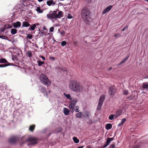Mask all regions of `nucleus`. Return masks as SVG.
Returning <instances> with one entry per match:
<instances>
[{
	"label": "nucleus",
	"mask_w": 148,
	"mask_h": 148,
	"mask_svg": "<svg viewBox=\"0 0 148 148\" xmlns=\"http://www.w3.org/2000/svg\"><path fill=\"white\" fill-rule=\"evenodd\" d=\"M81 15L84 23L89 25L92 21L91 13L90 11L87 9H84L82 10Z\"/></svg>",
	"instance_id": "1"
},
{
	"label": "nucleus",
	"mask_w": 148,
	"mask_h": 148,
	"mask_svg": "<svg viewBox=\"0 0 148 148\" xmlns=\"http://www.w3.org/2000/svg\"><path fill=\"white\" fill-rule=\"evenodd\" d=\"M26 0H21L20 3L15 7L16 11L19 15H23L25 13V7L27 5Z\"/></svg>",
	"instance_id": "2"
},
{
	"label": "nucleus",
	"mask_w": 148,
	"mask_h": 148,
	"mask_svg": "<svg viewBox=\"0 0 148 148\" xmlns=\"http://www.w3.org/2000/svg\"><path fill=\"white\" fill-rule=\"evenodd\" d=\"M63 16V12L60 11L58 13L56 11H54L51 13H49L47 14V17L49 20L51 21L52 23H53L54 21L53 20H56L57 18H60Z\"/></svg>",
	"instance_id": "3"
},
{
	"label": "nucleus",
	"mask_w": 148,
	"mask_h": 148,
	"mask_svg": "<svg viewBox=\"0 0 148 148\" xmlns=\"http://www.w3.org/2000/svg\"><path fill=\"white\" fill-rule=\"evenodd\" d=\"M69 87L73 91L76 92H80L82 90V88L76 80H72L69 83Z\"/></svg>",
	"instance_id": "4"
},
{
	"label": "nucleus",
	"mask_w": 148,
	"mask_h": 148,
	"mask_svg": "<svg viewBox=\"0 0 148 148\" xmlns=\"http://www.w3.org/2000/svg\"><path fill=\"white\" fill-rule=\"evenodd\" d=\"M40 79L42 83L48 86L51 84V82L48 80L45 74H42L40 75Z\"/></svg>",
	"instance_id": "5"
},
{
	"label": "nucleus",
	"mask_w": 148,
	"mask_h": 148,
	"mask_svg": "<svg viewBox=\"0 0 148 148\" xmlns=\"http://www.w3.org/2000/svg\"><path fill=\"white\" fill-rule=\"evenodd\" d=\"M105 95H102L100 97L99 100L98 104L97 109L98 111H99L101 109V106L103 105V103L105 99Z\"/></svg>",
	"instance_id": "6"
},
{
	"label": "nucleus",
	"mask_w": 148,
	"mask_h": 148,
	"mask_svg": "<svg viewBox=\"0 0 148 148\" xmlns=\"http://www.w3.org/2000/svg\"><path fill=\"white\" fill-rule=\"evenodd\" d=\"M8 95L6 90L3 87H1L0 88V97L3 98H6Z\"/></svg>",
	"instance_id": "7"
},
{
	"label": "nucleus",
	"mask_w": 148,
	"mask_h": 148,
	"mask_svg": "<svg viewBox=\"0 0 148 148\" xmlns=\"http://www.w3.org/2000/svg\"><path fill=\"white\" fill-rule=\"evenodd\" d=\"M77 101V100L75 99H74L71 101V103L69 106V108L72 113L74 111V107Z\"/></svg>",
	"instance_id": "8"
},
{
	"label": "nucleus",
	"mask_w": 148,
	"mask_h": 148,
	"mask_svg": "<svg viewBox=\"0 0 148 148\" xmlns=\"http://www.w3.org/2000/svg\"><path fill=\"white\" fill-rule=\"evenodd\" d=\"M18 140V137L14 136L10 137L8 140V141L10 143L14 144L16 143Z\"/></svg>",
	"instance_id": "9"
},
{
	"label": "nucleus",
	"mask_w": 148,
	"mask_h": 148,
	"mask_svg": "<svg viewBox=\"0 0 148 148\" xmlns=\"http://www.w3.org/2000/svg\"><path fill=\"white\" fill-rule=\"evenodd\" d=\"M39 90L46 97H48V95L47 93V90L45 88L40 86L39 87Z\"/></svg>",
	"instance_id": "10"
},
{
	"label": "nucleus",
	"mask_w": 148,
	"mask_h": 148,
	"mask_svg": "<svg viewBox=\"0 0 148 148\" xmlns=\"http://www.w3.org/2000/svg\"><path fill=\"white\" fill-rule=\"evenodd\" d=\"M28 140L30 144L32 145H34L37 143V139L34 137H30L29 138Z\"/></svg>",
	"instance_id": "11"
},
{
	"label": "nucleus",
	"mask_w": 148,
	"mask_h": 148,
	"mask_svg": "<svg viewBox=\"0 0 148 148\" xmlns=\"http://www.w3.org/2000/svg\"><path fill=\"white\" fill-rule=\"evenodd\" d=\"M112 8V5H109L102 12V15H104L106 13H108Z\"/></svg>",
	"instance_id": "12"
},
{
	"label": "nucleus",
	"mask_w": 148,
	"mask_h": 148,
	"mask_svg": "<svg viewBox=\"0 0 148 148\" xmlns=\"http://www.w3.org/2000/svg\"><path fill=\"white\" fill-rule=\"evenodd\" d=\"M115 92V90L113 86L110 87L109 89V93L111 95H114Z\"/></svg>",
	"instance_id": "13"
},
{
	"label": "nucleus",
	"mask_w": 148,
	"mask_h": 148,
	"mask_svg": "<svg viewBox=\"0 0 148 148\" xmlns=\"http://www.w3.org/2000/svg\"><path fill=\"white\" fill-rule=\"evenodd\" d=\"M122 112V111L121 109H119L116 111V113L114 114L115 118H117L119 116H120Z\"/></svg>",
	"instance_id": "14"
},
{
	"label": "nucleus",
	"mask_w": 148,
	"mask_h": 148,
	"mask_svg": "<svg viewBox=\"0 0 148 148\" xmlns=\"http://www.w3.org/2000/svg\"><path fill=\"white\" fill-rule=\"evenodd\" d=\"M13 27L15 28H17L21 26V23L20 22L17 21L16 22L13 23Z\"/></svg>",
	"instance_id": "15"
},
{
	"label": "nucleus",
	"mask_w": 148,
	"mask_h": 148,
	"mask_svg": "<svg viewBox=\"0 0 148 148\" xmlns=\"http://www.w3.org/2000/svg\"><path fill=\"white\" fill-rule=\"evenodd\" d=\"M30 25V24L26 21H24L23 22V27H27L29 26Z\"/></svg>",
	"instance_id": "16"
},
{
	"label": "nucleus",
	"mask_w": 148,
	"mask_h": 148,
	"mask_svg": "<svg viewBox=\"0 0 148 148\" xmlns=\"http://www.w3.org/2000/svg\"><path fill=\"white\" fill-rule=\"evenodd\" d=\"M63 112L64 114L65 115H68L69 114V110L68 109L66 108H64Z\"/></svg>",
	"instance_id": "17"
},
{
	"label": "nucleus",
	"mask_w": 148,
	"mask_h": 148,
	"mask_svg": "<svg viewBox=\"0 0 148 148\" xmlns=\"http://www.w3.org/2000/svg\"><path fill=\"white\" fill-rule=\"evenodd\" d=\"M47 4L49 6L51 5H54L55 4V3L53 2L52 0H49L47 2Z\"/></svg>",
	"instance_id": "18"
},
{
	"label": "nucleus",
	"mask_w": 148,
	"mask_h": 148,
	"mask_svg": "<svg viewBox=\"0 0 148 148\" xmlns=\"http://www.w3.org/2000/svg\"><path fill=\"white\" fill-rule=\"evenodd\" d=\"M64 95L66 99H69V100H71L72 98L71 97V95L70 94H67L65 93H64Z\"/></svg>",
	"instance_id": "19"
},
{
	"label": "nucleus",
	"mask_w": 148,
	"mask_h": 148,
	"mask_svg": "<svg viewBox=\"0 0 148 148\" xmlns=\"http://www.w3.org/2000/svg\"><path fill=\"white\" fill-rule=\"evenodd\" d=\"M112 128V125L110 123L107 124L105 126L106 129L108 130Z\"/></svg>",
	"instance_id": "20"
},
{
	"label": "nucleus",
	"mask_w": 148,
	"mask_h": 148,
	"mask_svg": "<svg viewBox=\"0 0 148 148\" xmlns=\"http://www.w3.org/2000/svg\"><path fill=\"white\" fill-rule=\"evenodd\" d=\"M113 140V138H107L106 141V143H107L108 145H109L111 142Z\"/></svg>",
	"instance_id": "21"
},
{
	"label": "nucleus",
	"mask_w": 148,
	"mask_h": 148,
	"mask_svg": "<svg viewBox=\"0 0 148 148\" xmlns=\"http://www.w3.org/2000/svg\"><path fill=\"white\" fill-rule=\"evenodd\" d=\"M82 116V113L81 112H79L78 113L75 114V116L77 118H81Z\"/></svg>",
	"instance_id": "22"
},
{
	"label": "nucleus",
	"mask_w": 148,
	"mask_h": 148,
	"mask_svg": "<svg viewBox=\"0 0 148 148\" xmlns=\"http://www.w3.org/2000/svg\"><path fill=\"white\" fill-rule=\"evenodd\" d=\"M17 30L15 29H12L11 30V33L12 35L15 34L17 33Z\"/></svg>",
	"instance_id": "23"
},
{
	"label": "nucleus",
	"mask_w": 148,
	"mask_h": 148,
	"mask_svg": "<svg viewBox=\"0 0 148 148\" xmlns=\"http://www.w3.org/2000/svg\"><path fill=\"white\" fill-rule=\"evenodd\" d=\"M26 55L30 58L32 57V53L30 51H28L26 53Z\"/></svg>",
	"instance_id": "24"
},
{
	"label": "nucleus",
	"mask_w": 148,
	"mask_h": 148,
	"mask_svg": "<svg viewBox=\"0 0 148 148\" xmlns=\"http://www.w3.org/2000/svg\"><path fill=\"white\" fill-rule=\"evenodd\" d=\"M126 121V119H125V118H124V119H123L122 120H121V122L119 123L118 125V127H119L121 126V125H122L123 124L125 123V122Z\"/></svg>",
	"instance_id": "25"
},
{
	"label": "nucleus",
	"mask_w": 148,
	"mask_h": 148,
	"mask_svg": "<svg viewBox=\"0 0 148 148\" xmlns=\"http://www.w3.org/2000/svg\"><path fill=\"white\" fill-rule=\"evenodd\" d=\"M129 58V56H127V57L125 59H123L121 62L119 64V65H121V64H122L124 63L126 61H127V59L128 58Z\"/></svg>",
	"instance_id": "26"
},
{
	"label": "nucleus",
	"mask_w": 148,
	"mask_h": 148,
	"mask_svg": "<svg viewBox=\"0 0 148 148\" xmlns=\"http://www.w3.org/2000/svg\"><path fill=\"white\" fill-rule=\"evenodd\" d=\"M73 140L74 142L76 143H77L79 142V140L78 139L77 137H74L73 138Z\"/></svg>",
	"instance_id": "27"
},
{
	"label": "nucleus",
	"mask_w": 148,
	"mask_h": 148,
	"mask_svg": "<svg viewBox=\"0 0 148 148\" xmlns=\"http://www.w3.org/2000/svg\"><path fill=\"white\" fill-rule=\"evenodd\" d=\"M35 127V125H34L30 126L29 128V130L32 132H33Z\"/></svg>",
	"instance_id": "28"
},
{
	"label": "nucleus",
	"mask_w": 148,
	"mask_h": 148,
	"mask_svg": "<svg viewBox=\"0 0 148 148\" xmlns=\"http://www.w3.org/2000/svg\"><path fill=\"white\" fill-rule=\"evenodd\" d=\"M36 11L39 13H41L43 12V10H41L40 7H37L36 9Z\"/></svg>",
	"instance_id": "29"
},
{
	"label": "nucleus",
	"mask_w": 148,
	"mask_h": 148,
	"mask_svg": "<svg viewBox=\"0 0 148 148\" xmlns=\"http://www.w3.org/2000/svg\"><path fill=\"white\" fill-rule=\"evenodd\" d=\"M143 88L144 89H146L148 91V84H147L146 83H143Z\"/></svg>",
	"instance_id": "30"
},
{
	"label": "nucleus",
	"mask_w": 148,
	"mask_h": 148,
	"mask_svg": "<svg viewBox=\"0 0 148 148\" xmlns=\"http://www.w3.org/2000/svg\"><path fill=\"white\" fill-rule=\"evenodd\" d=\"M8 62L6 60V59L4 58H1L0 59V63H7Z\"/></svg>",
	"instance_id": "31"
},
{
	"label": "nucleus",
	"mask_w": 148,
	"mask_h": 148,
	"mask_svg": "<svg viewBox=\"0 0 148 148\" xmlns=\"http://www.w3.org/2000/svg\"><path fill=\"white\" fill-rule=\"evenodd\" d=\"M9 65H10V64L9 63L5 64H0V68L5 67Z\"/></svg>",
	"instance_id": "32"
},
{
	"label": "nucleus",
	"mask_w": 148,
	"mask_h": 148,
	"mask_svg": "<svg viewBox=\"0 0 148 148\" xmlns=\"http://www.w3.org/2000/svg\"><path fill=\"white\" fill-rule=\"evenodd\" d=\"M36 26L35 24H34L32 26H31L30 27V29L32 30L33 31L34 30L35 28L36 27Z\"/></svg>",
	"instance_id": "33"
},
{
	"label": "nucleus",
	"mask_w": 148,
	"mask_h": 148,
	"mask_svg": "<svg viewBox=\"0 0 148 148\" xmlns=\"http://www.w3.org/2000/svg\"><path fill=\"white\" fill-rule=\"evenodd\" d=\"M37 63L38 64V66H41L42 64H44L45 62L44 61H38Z\"/></svg>",
	"instance_id": "34"
},
{
	"label": "nucleus",
	"mask_w": 148,
	"mask_h": 148,
	"mask_svg": "<svg viewBox=\"0 0 148 148\" xmlns=\"http://www.w3.org/2000/svg\"><path fill=\"white\" fill-rule=\"evenodd\" d=\"M114 116H115L114 115L112 114L109 116V119L110 120H112L113 119Z\"/></svg>",
	"instance_id": "35"
},
{
	"label": "nucleus",
	"mask_w": 148,
	"mask_h": 148,
	"mask_svg": "<svg viewBox=\"0 0 148 148\" xmlns=\"http://www.w3.org/2000/svg\"><path fill=\"white\" fill-rule=\"evenodd\" d=\"M79 107L78 106H76L75 107V109H74L76 112H79Z\"/></svg>",
	"instance_id": "36"
},
{
	"label": "nucleus",
	"mask_w": 148,
	"mask_h": 148,
	"mask_svg": "<svg viewBox=\"0 0 148 148\" xmlns=\"http://www.w3.org/2000/svg\"><path fill=\"white\" fill-rule=\"evenodd\" d=\"M66 44V42L65 41H63L61 43V45L62 47L65 46Z\"/></svg>",
	"instance_id": "37"
},
{
	"label": "nucleus",
	"mask_w": 148,
	"mask_h": 148,
	"mask_svg": "<svg viewBox=\"0 0 148 148\" xmlns=\"http://www.w3.org/2000/svg\"><path fill=\"white\" fill-rule=\"evenodd\" d=\"M17 57L14 56H12V59L14 61H16L17 59Z\"/></svg>",
	"instance_id": "38"
},
{
	"label": "nucleus",
	"mask_w": 148,
	"mask_h": 148,
	"mask_svg": "<svg viewBox=\"0 0 148 148\" xmlns=\"http://www.w3.org/2000/svg\"><path fill=\"white\" fill-rule=\"evenodd\" d=\"M132 98V95L128 96L127 97V101H129L131 100Z\"/></svg>",
	"instance_id": "39"
},
{
	"label": "nucleus",
	"mask_w": 148,
	"mask_h": 148,
	"mask_svg": "<svg viewBox=\"0 0 148 148\" xmlns=\"http://www.w3.org/2000/svg\"><path fill=\"white\" fill-rule=\"evenodd\" d=\"M27 37L29 39H31L33 37L31 34H28L27 36Z\"/></svg>",
	"instance_id": "40"
},
{
	"label": "nucleus",
	"mask_w": 148,
	"mask_h": 148,
	"mask_svg": "<svg viewBox=\"0 0 148 148\" xmlns=\"http://www.w3.org/2000/svg\"><path fill=\"white\" fill-rule=\"evenodd\" d=\"M140 144V143L139 144L137 145L134 146H133L132 148H140V145L139 144Z\"/></svg>",
	"instance_id": "41"
},
{
	"label": "nucleus",
	"mask_w": 148,
	"mask_h": 148,
	"mask_svg": "<svg viewBox=\"0 0 148 148\" xmlns=\"http://www.w3.org/2000/svg\"><path fill=\"white\" fill-rule=\"evenodd\" d=\"M114 36L116 38H118L120 36V35L119 34H114Z\"/></svg>",
	"instance_id": "42"
},
{
	"label": "nucleus",
	"mask_w": 148,
	"mask_h": 148,
	"mask_svg": "<svg viewBox=\"0 0 148 148\" xmlns=\"http://www.w3.org/2000/svg\"><path fill=\"white\" fill-rule=\"evenodd\" d=\"M60 34L62 36H64L65 34V32L64 31H62L60 32Z\"/></svg>",
	"instance_id": "43"
},
{
	"label": "nucleus",
	"mask_w": 148,
	"mask_h": 148,
	"mask_svg": "<svg viewBox=\"0 0 148 148\" xmlns=\"http://www.w3.org/2000/svg\"><path fill=\"white\" fill-rule=\"evenodd\" d=\"M108 145H108V144H107V143H106L105 144H104L103 145L102 147H101V148H105Z\"/></svg>",
	"instance_id": "44"
},
{
	"label": "nucleus",
	"mask_w": 148,
	"mask_h": 148,
	"mask_svg": "<svg viewBox=\"0 0 148 148\" xmlns=\"http://www.w3.org/2000/svg\"><path fill=\"white\" fill-rule=\"evenodd\" d=\"M84 117L86 119H88L89 116L88 113H86Z\"/></svg>",
	"instance_id": "45"
},
{
	"label": "nucleus",
	"mask_w": 148,
	"mask_h": 148,
	"mask_svg": "<svg viewBox=\"0 0 148 148\" xmlns=\"http://www.w3.org/2000/svg\"><path fill=\"white\" fill-rule=\"evenodd\" d=\"M115 145L114 144L111 145L110 147L109 148H115Z\"/></svg>",
	"instance_id": "46"
},
{
	"label": "nucleus",
	"mask_w": 148,
	"mask_h": 148,
	"mask_svg": "<svg viewBox=\"0 0 148 148\" xmlns=\"http://www.w3.org/2000/svg\"><path fill=\"white\" fill-rule=\"evenodd\" d=\"M73 17L71 14H69L67 16V18L68 19H71L73 18Z\"/></svg>",
	"instance_id": "47"
},
{
	"label": "nucleus",
	"mask_w": 148,
	"mask_h": 148,
	"mask_svg": "<svg viewBox=\"0 0 148 148\" xmlns=\"http://www.w3.org/2000/svg\"><path fill=\"white\" fill-rule=\"evenodd\" d=\"M123 92H124V95H127L128 94V91L127 90H124Z\"/></svg>",
	"instance_id": "48"
},
{
	"label": "nucleus",
	"mask_w": 148,
	"mask_h": 148,
	"mask_svg": "<svg viewBox=\"0 0 148 148\" xmlns=\"http://www.w3.org/2000/svg\"><path fill=\"white\" fill-rule=\"evenodd\" d=\"M54 28L53 27H52L50 28L49 29V31L50 32H52L53 31Z\"/></svg>",
	"instance_id": "49"
},
{
	"label": "nucleus",
	"mask_w": 148,
	"mask_h": 148,
	"mask_svg": "<svg viewBox=\"0 0 148 148\" xmlns=\"http://www.w3.org/2000/svg\"><path fill=\"white\" fill-rule=\"evenodd\" d=\"M128 27V26H126L125 27H124V28L123 29H122L121 31H124L126 29H127V28Z\"/></svg>",
	"instance_id": "50"
},
{
	"label": "nucleus",
	"mask_w": 148,
	"mask_h": 148,
	"mask_svg": "<svg viewBox=\"0 0 148 148\" xmlns=\"http://www.w3.org/2000/svg\"><path fill=\"white\" fill-rule=\"evenodd\" d=\"M50 59L52 60H55V58L54 57H50Z\"/></svg>",
	"instance_id": "51"
},
{
	"label": "nucleus",
	"mask_w": 148,
	"mask_h": 148,
	"mask_svg": "<svg viewBox=\"0 0 148 148\" xmlns=\"http://www.w3.org/2000/svg\"><path fill=\"white\" fill-rule=\"evenodd\" d=\"M40 57L43 60H45V58L44 56H40Z\"/></svg>",
	"instance_id": "52"
},
{
	"label": "nucleus",
	"mask_w": 148,
	"mask_h": 148,
	"mask_svg": "<svg viewBox=\"0 0 148 148\" xmlns=\"http://www.w3.org/2000/svg\"><path fill=\"white\" fill-rule=\"evenodd\" d=\"M59 25V24H58H58H54L53 25V26H54V27H58Z\"/></svg>",
	"instance_id": "53"
},
{
	"label": "nucleus",
	"mask_w": 148,
	"mask_h": 148,
	"mask_svg": "<svg viewBox=\"0 0 148 148\" xmlns=\"http://www.w3.org/2000/svg\"><path fill=\"white\" fill-rule=\"evenodd\" d=\"M88 2H94L95 1V0H88Z\"/></svg>",
	"instance_id": "54"
},
{
	"label": "nucleus",
	"mask_w": 148,
	"mask_h": 148,
	"mask_svg": "<svg viewBox=\"0 0 148 148\" xmlns=\"http://www.w3.org/2000/svg\"><path fill=\"white\" fill-rule=\"evenodd\" d=\"M112 69V67H110V68L108 69V71H110V70Z\"/></svg>",
	"instance_id": "55"
},
{
	"label": "nucleus",
	"mask_w": 148,
	"mask_h": 148,
	"mask_svg": "<svg viewBox=\"0 0 148 148\" xmlns=\"http://www.w3.org/2000/svg\"><path fill=\"white\" fill-rule=\"evenodd\" d=\"M43 29L44 30H46V28L45 27H43Z\"/></svg>",
	"instance_id": "56"
},
{
	"label": "nucleus",
	"mask_w": 148,
	"mask_h": 148,
	"mask_svg": "<svg viewBox=\"0 0 148 148\" xmlns=\"http://www.w3.org/2000/svg\"><path fill=\"white\" fill-rule=\"evenodd\" d=\"M39 2H40L42 1L43 0H38Z\"/></svg>",
	"instance_id": "57"
},
{
	"label": "nucleus",
	"mask_w": 148,
	"mask_h": 148,
	"mask_svg": "<svg viewBox=\"0 0 148 148\" xmlns=\"http://www.w3.org/2000/svg\"><path fill=\"white\" fill-rule=\"evenodd\" d=\"M54 42H56L55 40H54Z\"/></svg>",
	"instance_id": "58"
},
{
	"label": "nucleus",
	"mask_w": 148,
	"mask_h": 148,
	"mask_svg": "<svg viewBox=\"0 0 148 148\" xmlns=\"http://www.w3.org/2000/svg\"><path fill=\"white\" fill-rule=\"evenodd\" d=\"M50 90H49V92L50 93Z\"/></svg>",
	"instance_id": "59"
},
{
	"label": "nucleus",
	"mask_w": 148,
	"mask_h": 148,
	"mask_svg": "<svg viewBox=\"0 0 148 148\" xmlns=\"http://www.w3.org/2000/svg\"><path fill=\"white\" fill-rule=\"evenodd\" d=\"M0 38H2L1 37V36H0Z\"/></svg>",
	"instance_id": "60"
},
{
	"label": "nucleus",
	"mask_w": 148,
	"mask_h": 148,
	"mask_svg": "<svg viewBox=\"0 0 148 148\" xmlns=\"http://www.w3.org/2000/svg\"><path fill=\"white\" fill-rule=\"evenodd\" d=\"M147 10L148 11V8H147Z\"/></svg>",
	"instance_id": "61"
},
{
	"label": "nucleus",
	"mask_w": 148,
	"mask_h": 148,
	"mask_svg": "<svg viewBox=\"0 0 148 148\" xmlns=\"http://www.w3.org/2000/svg\"><path fill=\"white\" fill-rule=\"evenodd\" d=\"M1 136V135L0 134V136Z\"/></svg>",
	"instance_id": "62"
}]
</instances>
